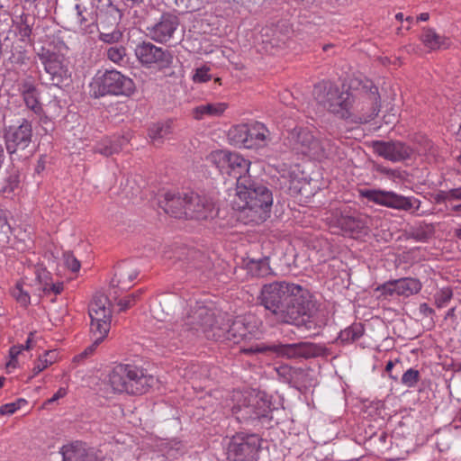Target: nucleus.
I'll use <instances>...</instances> for the list:
<instances>
[{
	"mask_svg": "<svg viewBox=\"0 0 461 461\" xmlns=\"http://www.w3.org/2000/svg\"><path fill=\"white\" fill-rule=\"evenodd\" d=\"M258 301L277 321L316 330L324 324L315 302L301 285L285 281H276L261 287Z\"/></svg>",
	"mask_w": 461,
	"mask_h": 461,
	"instance_id": "1",
	"label": "nucleus"
},
{
	"mask_svg": "<svg viewBox=\"0 0 461 461\" xmlns=\"http://www.w3.org/2000/svg\"><path fill=\"white\" fill-rule=\"evenodd\" d=\"M234 206L246 213L250 221L262 222L269 217L272 192L264 185L245 177L239 180Z\"/></svg>",
	"mask_w": 461,
	"mask_h": 461,
	"instance_id": "2",
	"label": "nucleus"
},
{
	"mask_svg": "<svg viewBox=\"0 0 461 461\" xmlns=\"http://www.w3.org/2000/svg\"><path fill=\"white\" fill-rule=\"evenodd\" d=\"M155 382L144 368L131 364L116 365L108 374V384L117 393L143 394Z\"/></svg>",
	"mask_w": 461,
	"mask_h": 461,
	"instance_id": "3",
	"label": "nucleus"
},
{
	"mask_svg": "<svg viewBox=\"0 0 461 461\" xmlns=\"http://www.w3.org/2000/svg\"><path fill=\"white\" fill-rule=\"evenodd\" d=\"M313 96L320 105L339 118L351 117L354 98L348 91L340 90L330 82H321L314 86Z\"/></svg>",
	"mask_w": 461,
	"mask_h": 461,
	"instance_id": "4",
	"label": "nucleus"
},
{
	"mask_svg": "<svg viewBox=\"0 0 461 461\" xmlns=\"http://www.w3.org/2000/svg\"><path fill=\"white\" fill-rule=\"evenodd\" d=\"M205 159L209 164L216 167L222 175L236 178L237 185L241 178L250 177L247 176L250 161L236 152L214 150L207 155Z\"/></svg>",
	"mask_w": 461,
	"mask_h": 461,
	"instance_id": "5",
	"label": "nucleus"
},
{
	"mask_svg": "<svg viewBox=\"0 0 461 461\" xmlns=\"http://www.w3.org/2000/svg\"><path fill=\"white\" fill-rule=\"evenodd\" d=\"M91 86L95 96L130 95L135 90L133 81L116 70H107L94 78Z\"/></svg>",
	"mask_w": 461,
	"mask_h": 461,
	"instance_id": "6",
	"label": "nucleus"
},
{
	"mask_svg": "<svg viewBox=\"0 0 461 461\" xmlns=\"http://www.w3.org/2000/svg\"><path fill=\"white\" fill-rule=\"evenodd\" d=\"M245 353H273L277 357L295 358L304 357L310 358L314 357L320 353V347L311 342H299L294 344H282V343H271L265 344L261 343L256 346H252L244 350Z\"/></svg>",
	"mask_w": 461,
	"mask_h": 461,
	"instance_id": "7",
	"label": "nucleus"
},
{
	"mask_svg": "<svg viewBox=\"0 0 461 461\" xmlns=\"http://www.w3.org/2000/svg\"><path fill=\"white\" fill-rule=\"evenodd\" d=\"M234 397L238 402L231 411L240 422L258 420L267 415L269 408L267 402L258 394L237 393Z\"/></svg>",
	"mask_w": 461,
	"mask_h": 461,
	"instance_id": "8",
	"label": "nucleus"
},
{
	"mask_svg": "<svg viewBox=\"0 0 461 461\" xmlns=\"http://www.w3.org/2000/svg\"><path fill=\"white\" fill-rule=\"evenodd\" d=\"M261 447V438L256 434L238 433L230 439L227 455L234 461H254Z\"/></svg>",
	"mask_w": 461,
	"mask_h": 461,
	"instance_id": "9",
	"label": "nucleus"
},
{
	"mask_svg": "<svg viewBox=\"0 0 461 461\" xmlns=\"http://www.w3.org/2000/svg\"><path fill=\"white\" fill-rule=\"evenodd\" d=\"M4 139L7 152L11 156L17 154L22 157L21 153L25 151L32 143V122L27 119H23L17 125L5 126Z\"/></svg>",
	"mask_w": 461,
	"mask_h": 461,
	"instance_id": "10",
	"label": "nucleus"
},
{
	"mask_svg": "<svg viewBox=\"0 0 461 461\" xmlns=\"http://www.w3.org/2000/svg\"><path fill=\"white\" fill-rule=\"evenodd\" d=\"M38 58L46 73L50 75L51 85L59 86L68 77V69L63 54L42 47L38 52Z\"/></svg>",
	"mask_w": 461,
	"mask_h": 461,
	"instance_id": "11",
	"label": "nucleus"
},
{
	"mask_svg": "<svg viewBox=\"0 0 461 461\" xmlns=\"http://www.w3.org/2000/svg\"><path fill=\"white\" fill-rule=\"evenodd\" d=\"M361 196L370 202L389 208L410 211L414 208V203L418 202L413 197H407L391 191H383L379 189H365L360 191Z\"/></svg>",
	"mask_w": 461,
	"mask_h": 461,
	"instance_id": "12",
	"label": "nucleus"
},
{
	"mask_svg": "<svg viewBox=\"0 0 461 461\" xmlns=\"http://www.w3.org/2000/svg\"><path fill=\"white\" fill-rule=\"evenodd\" d=\"M185 325L188 330L203 333L207 339H212L210 334L216 331V321L214 312L204 305H196L188 313Z\"/></svg>",
	"mask_w": 461,
	"mask_h": 461,
	"instance_id": "13",
	"label": "nucleus"
},
{
	"mask_svg": "<svg viewBox=\"0 0 461 461\" xmlns=\"http://www.w3.org/2000/svg\"><path fill=\"white\" fill-rule=\"evenodd\" d=\"M302 151L314 159L326 158L332 151V142L327 138L314 136L307 130H302L297 136Z\"/></svg>",
	"mask_w": 461,
	"mask_h": 461,
	"instance_id": "14",
	"label": "nucleus"
},
{
	"mask_svg": "<svg viewBox=\"0 0 461 461\" xmlns=\"http://www.w3.org/2000/svg\"><path fill=\"white\" fill-rule=\"evenodd\" d=\"M185 219L207 220L208 218L212 217L215 203L210 195L190 192L185 194Z\"/></svg>",
	"mask_w": 461,
	"mask_h": 461,
	"instance_id": "15",
	"label": "nucleus"
},
{
	"mask_svg": "<svg viewBox=\"0 0 461 461\" xmlns=\"http://www.w3.org/2000/svg\"><path fill=\"white\" fill-rule=\"evenodd\" d=\"M374 152L392 162H402L410 159L414 149L400 140H375L372 142Z\"/></svg>",
	"mask_w": 461,
	"mask_h": 461,
	"instance_id": "16",
	"label": "nucleus"
},
{
	"mask_svg": "<svg viewBox=\"0 0 461 461\" xmlns=\"http://www.w3.org/2000/svg\"><path fill=\"white\" fill-rule=\"evenodd\" d=\"M135 55L142 65L148 67L153 64L167 67L172 63V55L167 50H164L149 41L138 44L135 49Z\"/></svg>",
	"mask_w": 461,
	"mask_h": 461,
	"instance_id": "17",
	"label": "nucleus"
},
{
	"mask_svg": "<svg viewBox=\"0 0 461 461\" xmlns=\"http://www.w3.org/2000/svg\"><path fill=\"white\" fill-rule=\"evenodd\" d=\"M178 26L177 16L165 13L154 24L147 27L148 36L156 42L166 43L173 38Z\"/></svg>",
	"mask_w": 461,
	"mask_h": 461,
	"instance_id": "18",
	"label": "nucleus"
},
{
	"mask_svg": "<svg viewBox=\"0 0 461 461\" xmlns=\"http://www.w3.org/2000/svg\"><path fill=\"white\" fill-rule=\"evenodd\" d=\"M250 333L251 326L246 322L243 317L239 316L224 328L218 326L216 331L210 334V337L214 340H227L237 344L245 339Z\"/></svg>",
	"mask_w": 461,
	"mask_h": 461,
	"instance_id": "19",
	"label": "nucleus"
},
{
	"mask_svg": "<svg viewBox=\"0 0 461 461\" xmlns=\"http://www.w3.org/2000/svg\"><path fill=\"white\" fill-rule=\"evenodd\" d=\"M421 283L412 277H403L395 280H390L379 285L376 291L381 292L384 297L398 296L409 297L418 294L421 290Z\"/></svg>",
	"mask_w": 461,
	"mask_h": 461,
	"instance_id": "20",
	"label": "nucleus"
},
{
	"mask_svg": "<svg viewBox=\"0 0 461 461\" xmlns=\"http://www.w3.org/2000/svg\"><path fill=\"white\" fill-rule=\"evenodd\" d=\"M105 14L111 22L113 29L109 28L104 21L101 22V30L99 31V40L104 43L113 44L117 43L122 39V32L117 28V24L122 17V12L120 9L113 5L111 2L108 3L105 10Z\"/></svg>",
	"mask_w": 461,
	"mask_h": 461,
	"instance_id": "21",
	"label": "nucleus"
},
{
	"mask_svg": "<svg viewBox=\"0 0 461 461\" xmlns=\"http://www.w3.org/2000/svg\"><path fill=\"white\" fill-rule=\"evenodd\" d=\"M18 91L23 97L25 106L36 114H41L42 106L40 102V92L34 79L28 77L18 85Z\"/></svg>",
	"mask_w": 461,
	"mask_h": 461,
	"instance_id": "22",
	"label": "nucleus"
},
{
	"mask_svg": "<svg viewBox=\"0 0 461 461\" xmlns=\"http://www.w3.org/2000/svg\"><path fill=\"white\" fill-rule=\"evenodd\" d=\"M79 28L84 32H91L97 23L94 0H78L75 5Z\"/></svg>",
	"mask_w": 461,
	"mask_h": 461,
	"instance_id": "23",
	"label": "nucleus"
},
{
	"mask_svg": "<svg viewBox=\"0 0 461 461\" xmlns=\"http://www.w3.org/2000/svg\"><path fill=\"white\" fill-rule=\"evenodd\" d=\"M91 321H112V309L109 299L104 294L94 296L88 307Z\"/></svg>",
	"mask_w": 461,
	"mask_h": 461,
	"instance_id": "24",
	"label": "nucleus"
},
{
	"mask_svg": "<svg viewBox=\"0 0 461 461\" xmlns=\"http://www.w3.org/2000/svg\"><path fill=\"white\" fill-rule=\"evenodd\" d=\"M161 207L166 213L178 219L186 217V199L185 194L183 195L177 194L167 193L165 198L160 202Z\"/></svg>",
	"mask_w": 461,
	"mask_h": 461,
	"instance_id": "25",
	"label": "nucleus"
},
{
	"mask_svg": "<svg viewBox=\"0 0 461 461\" xmlns=\"http://www.w3.org/2000/svg\"><path fill=\"white\" fill-rule=\"evenodd\" d=\"M139 271L129 264L117 267L112 279L113 287L121 291L128 290L132 286V282L137 278Z\"/></svg>",
	"mask_w": 461,
	"mask_h": 461,
	"instance_id": "26",
	"label": "nucleus"
},
{
	"mask_svg": "<svg viewBox=\"0 0 461 461\" xmlns=\"http://www.w3.org/2000/svg\"><path fill=\"white\" fill-rule=\"evenodd\" d=\"M63 461H96V457L89 452L81 442H75L62 448Z\"/></svg>",
	"mask_w": 461,
	"mask_h": 461,
	"instance_id": "27",
	"label": "nucleus"
},
{
	"mask_svg": "<svg viewBox=\"0 0 461 461\" xmlns=\"http://www.w3.org/2000/svg\"><path fill=\"white\" fill-rule=\"evenodd\" d=\"M269 131L258 122L248 123V149L260 148L267 144Z\"/></svg>",
	"mask_w": 461,
	"mask_h": 461,
	"instance_id": "28",
	"label": "nucleus"
},
{
	"mask_svg": "<svg viewBox=\"0 0 461 461\" xmlns=\"http://www.w3.org/2000/svg\"><path fill=\"white\" fill-rule=\"evenodd\" d=\"M420 39L423 45L430 50L447 49L450 45L448 38L437 33L431 28H424Z\"/></svg>",
	"mask_w": 461,
	"mask_h": 461,
	"instance_id": "29",
	"label": "nucleus"
},
{
	"mask_svg": "<svg viewBox=\"0 0 461 461\" xmlns=\"http://www.w3.org/2000/svg\"><path fill=\"white\" fill-rule=\"evenodd\" d=\"M224 103H208L200 104L193 109V116L195 120H203L204 117H217L226 110Z\"/></svg>",
	"mask_w": 461,
	"mask_h": 461,
	"instance_id": "30",
	"label": "nucleus"
},
{
	"mask_svg": "<svg viewBox=\"0 0 461 461\" xmlns=\"http://www.w3.org/2000/svg\"><path fill=\"white\" fill-rule=\"evenodd\" d=\"M35 17L30 14H22L15 21V27L23 41L30 40Z\"/></svg>",
	"mask_w": 461,
	"mask_h": 461,
	"instance_id": "31",
	"label": "nucleus"
},
{
	"mask_svg": "<svg viewBox=\"0 0 461 461\" xmlns=\"http://www.w3.org/2000/svg\"><path fill=\"white\" fill-rule=\"evenodd\" d=\"M336 224L345 233L350 234L357 232L363 227V223L359 219L354 216L346 215L342 213H340V215L337 217Z\"/></svg>",
	"mask_w": 461,
	"mask_h": 461,
	"instance_id": "32",
	"label": "nucleus"
},
{
	"mask_svg": "<svg viewBox=\"0 0 461 461\" xmlns=\"http://www.w3.org/2000/svg\"><path fill=\"white\" fill-rule=\"evenodd\" d=\"M229 139L234 145L248 149V123L233 126L229 131Z\"/></svg>",
	"mask_w": 461,
	"mask_h": 461,
	"instance_id": "33",
	"label": "nucleus"
},
{
	"mask_svg": "<svg viewBox=\"0 0 461 461\" xmlns=\"http://www.w3.org/2000/svg\"><path fill=\"white\" fill-rule=\"evenodd\" d=\"M111 329V322L102 321H91L90 323V334L93 340L102 343L107 337L108 332Z\"/></svg>",
	"mask_w": 461,
	"mask_h": 461,
	"instance_id": "34",
	"label": "nucleus"
},
{
	"mask_svg": "<svg viewBox=\"0 0 461 461\" xmlns=\"http://www.w3.org/2000/svg\"><path fill=\"white\" fill-rule=\"evenodd\" d=\"M364 334V328L361 323H354L341 330L339 339L341 342L350 343L360 339Z\"/></svg>",
	"mask_w": 461,
	"mask_h": 461,
	"instance_id": "35",
	"label": "nucleus"
},
{
	"mask_svg": "<svg viewBox=\"0 0 461 461\" xmlns=\"http://www.w3.org/2000/svg\"><path fill=\"white\" fill-rule=\"evenodd\" d=\"M172 132L170 122L153 124L149 130V136L153 140H159Z\"/></svg>",
	"mask_w": 461,
	"mask_h": 461,
	"instance_id": "36",
	"label": "nucleus"
},
{
	"mask_svg": "<svg viewBox=\"0 0 461 461\" xmlns=\"http://www.w3.org/2000/svg\"><path fill=\"white\" fill-rule=\"evenodd\" d=\"M120 150L121 147L109 139L101 140L94 148V152L99 153L105 157H110L115 153H118Z\"/></svg>",
	"mask_w": 461,
	"mask_h": 461,
	"instance_id": "37",
	"label": "nucleus"
},
{
	"mask_svg": "<svg viewBox=\"0 0 461 461\" xmlns=\"http://www.w3.org/2000/svg\"><path fill=\"white\" fill-rule=\"evenodd\" d=\"M453 291L450 287H443L435 294V304L438 308H442L452 299Z\"/></svg>",
	"mask_w": 461,
	"mask_h": 461,
	"instance_id": "38",
	"label": "nucleus"
},
{
	"mask_svg": "<svg viewBox=\"0 0 461 461\" xmlns=\"http://www.w3.org/2000/svg\"><path fill=\"white\" fill-rule=\"evenodd\" d=\"M32 333H30L26 342H25V345H21V346H14L10 348V351H9V354H10V357H11V360L10 362L7 364V366H13L14 367L16 365V362H17V357L18 355L23 350V349H30L32 348Z\"/></svg>",
	"mask_w": 461,
	"mask_h": 461,
	"instance_id": "39",
	"label": "nucleus"
},
{
	"mask_svg": "<svg viewBox=\"0 0 461 461\" xmlns=\"http://www.w3.org/2000/svg\"><path fill=\"white\" fill-rule=\"evenodd\" d=\"M377 88L375 87V92H372L368 95V97L371 99L372 108L371 111L368 113H363V117L360 118L361 122H367L371 120H373L379 112V107L377 105Z\"/></svg>",
	"mask_w": 461,
	"mask_h": 461,
	"instance_id": "40",
	"label": "nucleus"
},
{
	"mask_svg": "<svg viewBox=\"0 0 461 461\" xmlns=\"http://www.w3.org/2000/svg\"><path fill=\"white\" fill-rule=\"evenodd\" d=\"M141 294L142 291L138 290L135 293H132L122 299H119L117 304L120 307V311L123 312L132 307L136 303L137 300L140 298Z\"/></svg>",
	"mask_w": 461,
	"mask_h": 461,
	"instance_id": "41",
	"label": "nucleus"
},
{
	"mask_svg": "<svg viewBox=\"0 0 461 461\" xmlns=\"http://www.w3.org/2000/svg\"><path fill=\"white\" fill-rule=\"evenodd\" d=\"M126 56V49L122 46H113L107 50V58L111 61L120 64Z\"/></svg>",
	"mask_w": 461,
	"mask_h": 461,
	"instance_id": "42",
	"label": "nucleus"
},
{
	"mask_svg": "<svg viewBox=\"0 0 461 461\" xmlns=\"http://www.w3.org/2000/svg\"><path fill=\"white\" fill-rule=\"evenodd\" d=\"M419 380L420 373L413 368L408 369L402 376V383L408 387H413Z\"/></svg>",
	"mask_w": 461,
	"mask_h": 461,
	"instance_id": "43",
	"label": "nucleus"
},
{
	"mask_svg": "<svg viewBox=\"0 0 461 461\" xmlns=\"http://www.w3.org/2000/svg\"><path fill=\"white\" fill-rule=\"evenodd\" d=\"M13 296L22 305L26 307L30 303V295L24 291L20 284H17L13 291Z\"/></svg>",
	"mask_w": 461,
	"mask_h": 461,
	"instance_id": "44",
	"label": "nucleus"
},
{
	"mask_svg": "<svg viewBox=\"0 0 461 461\" xmlns=\"http://www.w3.org/2000/svg\"><path fill=\"white\" fill-rule=\"evenodd\" d=\"M50 355H54V352L47 351L42 357H39L37 363L35 364L32 369L34 375H38L40 372L47 368L49 365L52 364V357H50V359L48 358V357H50Z\"/></svg>",
	"mask_w": 461,
	"mask_h": 461,
	"instance_id": "45",
	"label": "nucleus"
},
{
	"mask_svg": "<svg viewBox=\"0 0 461 461\" xmlns=\"http://www.w3.org/2000/svg\"><path fill=\"white\" fill-rule=\"evenodd\" d=\"M26 403L24 399H19L14 402H10L0 406V414L11 415L14 413L18 409L21 408L22 404Z\"/></svg>",
	"mask_w": 461,
	"mask_h": 461,
	"instance_id": "46",
	"label": "nucleus"
},
{
	"mask_svg": "<svg viewBox=\"0 0 461 461\" xmlns=\"http://www.w3.org/2000/svg\"><path fill=\"white\" fill-rule=\"evenodd\" d=\"M37 280L41 285L43 292L49 290V285H50V283L52 282L50 272L46 271L45 269L37 271Z\"/></svg>",
	"mask_w": 461,
	"mask_h": 461,
	"instance_id": "47",
	"label": "nucleus"
},
{
	"mask_svg": "<svg viewBox=\"0 0 461 461\" xmlns=\"http://www.w3.org/2000/svg\"><path fill=\"white\" fill-rule=\"evenodd\" d=\"M210 68L207 67H202L195 70L193 76V80L195 83H204L211 80V75L209 74Z\"/></svg>",
	"mask_w": 461,
	"mask_h": 461,
	"instance_id": "48",
	"label": "nucleus"
},
{
	"mask_svg": "<svg viewBox=\"0 0 461 461\" xmlns=\"http://www.w3.org/2000/svg\"><path fill=\"white\" fill-rule=\"evenodd\" d=\"M250 269H256L257 276H265L268 273L269 267L267 259H262L258 261H251Z\"/></svg>",
	"mask_w": 461,
	"mask_h": 461,
	"instance_id": "49",
	"label": "nucleus"
},
{
	"mask_svg": "<svg viewBox=\"0 0 461 461\" xmlns=\"http://www.w3.org/2000/svg\"><path fill=\"white\" fill-rule=\"evenodd\" d=\"M65 264L72 272H77L80 269V262L71 252L64 253Z\"/></svg>",
	"mask_w": 461,
	"mask_h": 461,
	"instance_id": "50",
	"label": "nucleus"
},
{
	"mask_svg": "<svg viewBox=\"0 0 461 461\" xmlns=\"http://www.w3.org/2000/svg\"><path fill=\"white\" fill-rule=\"evenodd\" d=\"M99 344V342L93 340V343L90 346H88L82 353L77 355L74 357V361L79 362L86 358L88 356H91L95 352Z\"/></svg>",
	"mask_w": 461,
	"mask_h": 461,
	"instance_id": "51",
	"label": "nucleus"
},
{
	"mask_svg": "<svg viewBox=\"0 0 461 461\" xmlns=\"http://www.w3.org/2000/svg\"><path fill=\"white\" fill-rule=\"evenodd\" d=\"M410 237L414 239L417 241H425L429 236L424 230L417 229V230H413L410 233Z\"/></svg>",
	"mask_w": 461,
	"mask_h": 461,
	"instance_id": "52",
	"label": "nucleus"
},
{
	"mask_svg": "<svg viewBox=\"0 0 461 461\" xmlns=\"http://www.w3.org/2000/svg\"><path fill=\"white\" fill-rule=\"evenodd\" d=\"M0 230L5 235L10 230V225L8 224L5 212L2 209H0Z\"/></svg>",
	"mask_w": 461,
	"mask_h": 461,
	"instance_id": "53",
	"label": "nucleus"
},
{
	"mask_svg": "<svg viewBox=\"0 0 461 461\" xmlns=\"http://www.w3.org/2000/svg\"><path fill=\"white\" fill-rule=\"evenodd\" d=\"M434 199L437 203H443L447 201H451L448 191H439L436 194Z\"/></svg>",
	"mask_w": 461,
	"mask_h": 461,
	"instance_id": "54",
	"label": "nucleus"
},
{
	"mask_svg": "<svg viewBox=\"0 0 461 461\" xmlns=\"http://www.w3.org/2000/svg\"><path fill=\"white\" fill-rule=\"evenodd\" d=\"M63 284L62 283H50V285H49V290L44 292L45 294L53 293L55 294H59L63 291Z\"/></svg>",
	"mask_w": 461,
	"mask_h": 461,
	"instance_id": "55",
	"label": "nucleus"
},
{
	"mask_svg": "<svg viewBox=\"0 0 461 461\" xmlns=\"http://www.w3.org/2000/svg\"><path fill=\"white\" fill-rule=\"evenodd\" d=\"M448 194L451 201L461 200V186L448 190Z\"/></svg>",
	"mask_w": 461,
	"mask_h": 461,
	"instance_id": "56",
	"label": "nucleus"
},
{
	"mask_svg": "<svg viewBox=\"0 0 461 461\" xmlns=\"http://www.w3.org/2000/svg\"><path fill=\"white\" fill-rule=\"evenodd\" d=\"M67 394V390L65 388H59L58 392L48 400V403L54 402L55 401L59 400V398H63Z\"/></svg>",
	"mask_w": 461,
	"mask_h": 461,
	"instance_id": "57",
	"label": "nucleus"
},
{
	"mask_svg": "<svg viewBox=\"0 0 461 461\" xmlns=\"http://www.w3.org/2000/svg\"><path fill=\"white\" fill-rule=\"evenodd\" d=\"M420 312L422 313L424 316H431L434 314V310L430 308L427 303H421L420 305Z\"/></svg>",
	"mask_w": 461,
	"mask_h": 461,
	"instance_id": "58",
	"label": "nucleus"
},
{
	"mask_svg": "<svg viewBox=\"0 0 461 461\" xmlns=\"http://www.w3.org/2000/svg\"><path fill=\"white\" fill-rule=\"evenodd\" d=\"M376 170H377V171H379V172H381V173L386 174V175H390V174H392V173H393V170H392V169H388V168H386V167H382V166H378V167H376Z\"/></svg>",
	"mask_w": 461,
	"mask_h": 461,
	"instance_id": "59",
	"label": "nucleus"
},
{
	"mask_svg": "<svg viewBox=\"0 0 461 461\" xmlns=\"http://www.w3.org/2000/svg\"><path fill=\"white\" fill-rule=\"evenodd\" d=\"M429 18V15L428 13H422L420 14L418 17H417V22L419 21H421V22H425V21H428Z\"/></svg>",
	"mask_w": 461,
	"mask_h": 461,
	"instance_id": "60",
	"label": "nucleus"
},
{
	"mask_svg": "<svg viewBox=\"0 0 461 461\" xmlns=\"http://www.w3.org/2000/svg\"><path fill=\"white\" fill-rule=\"evenodd\" d=\"M394 364L393 361H389L387 364H386V366H385V371L386 372H391V370L393 369Z\"/></svg>",
	"mask_w": 461,
	"mask_h": 461,
	"instance_id": "61",
	"label": "nucleus"
},
{
	"mask_svg": "<svg viewBox=\"0 0 461 461\" xmlns=\"http://www.w3.org/2000/svg\"><path fill=\"white\" fill-rule=\"evenodd\" d=\"M455 236L461 240V227L459 229L455 230Z\"/></svg>",
	"mask_w": 461,
	"mask_h": 461,
	"instance_id": "62",
	"label": "nucleus"
},
{
	"mask_svg": "<svg viewBox=\"0 0 461 461\" xmlns=\"http://www.w3.org/2000/svg\"><path fill=\"white\" fill-rule=\"evenodd\" d=\"M452 210L456 212H461V203L453 206Z\"/></svg>",
	"mask_w": 461,
	"mask_h": 461,
	"instance_id": "63",
	"label": "nucleus"
},
{
	"mask_svg": "<svg viewBox=\"0 0 461 461\" xmlns=\"http://www.w3.org/2000/svg\"><path fill=\"white\" fill-rule=\"evenodd\" d=\"M395 18L402 22L403 20V14L402 13H398L396 15H395Z\"/></svg>",
	"mask_w": 461,
	"mask_h": 461,
	"instance_id": "64",
	"label": "nucleus"
}]
</instances>
